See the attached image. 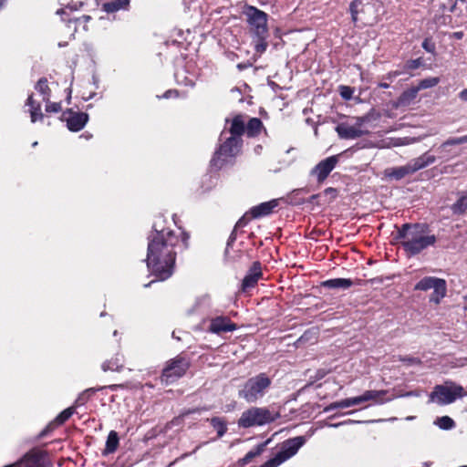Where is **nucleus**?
Instances as JSON below:
<instances>
[{"label": "nucleus", "instance_id": "nucleus-18", "mask_svg": "<svg viewBox=\"0 0 467 467\" xmlns=\"http://www.w3.org/2000/svg\"><path fill=\"white\" fill-rule=\"evenodd\" d=\"M436 161L435 156L424 153L420 157L413 159L409 162V166L412 173L432 164Z\"/></svg>", "mask_w": 467, "mask_h": 467}, {"label": "nucleus", "instance_id": "nucleus-54", "mask_svg": "<svg viewBox=\"0 0 467 467\" xmlns=\"http://www.w3.org/2000/svg\"><path fill=\"white\" fill-rule=\"evenodd\" d=\"M423 48H425L427 51H431V48H429L428 41L425 40L422 44Z\"/></svg>", "mask_w": 467, "mask_h": 467}, {"label": "nucleus", "instance_id": "nucleus-49", "mask_svg": "<svg viewBox=\"0 0 467 467\" xmlns=\"http://www.w3.org/2000/svg\"><path fill=\"white\" fill-rule=\"evenodd\" d=\"M307 334H305L304 336H302L298 340H297V344L298 346L301 345L303 342H306V341H309V340H314L315 338H306Z\"/></svg>", "mask_w": 467, "mask_h": 467}, {"label": "nucleus", "instance_id": "nucleus-36", "mask_svg": "<svg viewBox=\"0 0 467 467\" xmlns=\"http://www.w3.org/2000/svg\"><path fill=\"white\" fill-rule=\"evenodd\" d=\"M211 423H212L213 427L216 430V431L220 437L225 433V431L227 430L225 423L220 418H213L211 420Z\"/></svg>", "mask_w": 467, "mask_h": 467}, {"label": "nucleus", "instance_id": "nucleus-30", "mask_svg": "<svg viewBox=\"0 0 467 467\" xmlns=\"http://www.w3.org/2000/svg\"><path fill=\"white\" fill-rule=\"evenodd\" d=\"M130 4V0H114L104 5L107 12H115L122 8H126Z\"/></svg>", "mask_w": 467, "mask_h": 467}, {"label": "nucleus", "instance_id": "nucleus-52", "mask_svg": "<svg viewBox=\"0 0 467 467\" xmlns=\"http://www.w3.org/2000/svg\"><path fill=\"white\" fill-rule=\"evenodd\" d=\"M188 238H189V235H187L186 234H182V242L184 244V246H187Z\"/></svg>", "mask_w": 467, "mask_h": 467}, {"label": "nucleus", "instance_id": "nucleus-33", "mask_svg": "<svg viewBox=\"0 0 467 467\" xmlns=\"http://www.w3.org/2000/svg\"><path fill=\"white\" fill-rule=\"evenodd\" d=\"M420 90L417 87L411 88L402 93L400 96V102L402 104H409L410 101H412L418 95V92Z\"/></svg>", "mask_w": 467, "mask_h": 467}, {"label": "nucleus", "instance_id": "nucleus-37", "mask_svg": "<svg viewBox=\"0 0 467 467\" xmlns=\"http://www.w3.org/2000/svg\"><path fill=\"white\" fill-rule=\"evenodd\" d=\"M75 410L73 407H70V408H67L66 410H64L59 415H57V417L56 418L55 421L56 423L57 424H62L64 423L66 420H67L71 416L72 414L74 413Z\"/></svg>", "mask_w": 467, "mask_h": 467}, {"label": "nucleus", "instance_id": "nucleus-16", "mask_svg": "<svg viewBox=\"0 0 467 467\" xmlns=\"http://www.w3.org/2000/svg\"><path fill=\"white\" fill-rule=\"evenodd\" d=\"M279 204L277 199L271 200L269 202H262L259 205L253 207L250 210L251 216L255 219L262 216L270 214L275 207Z\"/></svg>", "mask_w": 467, "mask_h": 467}, {"label": "nucleus", "instance_id": "nucleus-56", "mask_svg": "<svg viewBox=\"0 0 467 467\" xmlns=\"http://www.w3.org/2000/svg\"><path fill=\"white\" fill-rule=\"evenodd\" d=\"M379 87L383 88H389V84H387V83H380Z\"/></svg>", "mask_w": 467, "mask_h": 467}, {"label": "nucleus", "instance_id": "nucleus-4", "mask_svg": "<svg viewBox=\"0 0 467 467\" xmlns=\"http://www.w3.org/2000/svg\"><path fill=\"white\" fill-rule=\"evenodd\" d=\"M276 418L277 414L266 408L252 407L242 413L238 420V426L245 429L262 426L274 421Z\"/></svg>", "mask_w": 467, "mask_h": 467}, {"label": "nucleus", "instance_id": "nucleus-21", "mask_svg": "<svg viewBox=\"0 0 467 467\" xmlns=\"http://www.w3.org/2000/svg\"><path fill=\"white\" fill-rule=\"evenodd\" d=\"M353 285V282L351 279L348 278H335L327 280L322 283V285L328 288L333 289H348Z\"/></svg>", "mask_w": 467, "mask_h": 467}, {"label": "nucleus", "instance_id": "nucleus-31", "mask_svg": "<svg viewBox=\"0 0 467 467\" xmlns=\"http://www.w3.org/2000/svg\"><path fill=\"white\" fill-rule=\"evenodd\" d=\"M36 89L43 95V100L47 102L49 100V88L46 78H41L36 85Z\"/></svg>", "mask_w": 467, "mask_h": 467}, {"label": "nucleus", "instance_id": "nucleus-29", "mask_svg": "<svg viewBox=\"0 0 467 467\" xmlns=\"http://www.w3.org/2000/svg\"><path fill=\"white\" fill-rule=\"evenodd\" d=\"M467 210V192L462 193L456 202L451 206V211L456 214H462Z\"/></svg>", "mask_w": 467, "mask_h": 467}, {"label": "nucleus", "instance_id": "nucleus-9", "mask_svg": "<svg viewBox=\"0 0 467 467\" xmlns=\"http://www.w3.org/2000/svg\"><path fill=\"white\" fill-rule=\"evenodd\" d=\"M189 368V362L182 358L177 357L167 362L166 367L163 368L161 380L166 384H170L179 378L182 377Z\"/></svg>", "mask_w": 467, "mask_h": 467}, {"label": "nucleus", "instance_id": "nucleus-10", "mask_svg": "<svg viewBox=\"0 0 467 467\" xmlns=\"http://www.w3.org/2000/svg\"><path fill=\"white\" fill-rule=\"evenodd\" d=\"M338 162L337 156H330L318 162L310 171L318 182H323Z\"/></svg>", "mask_w": 467, "mask_h": 467}, {"label": "nucleus", "instance_id": "nucleus-22", "mask_svg": "<svg viewBox=\"0 0 467 467\" xmlns=\"http://www.w3.org/2000/svg\"><path fill=\"white\" fill-rule=\"evenodd\" d=\"M245 131L244 120L242 116H236L232 120L230 128L231 137H238Z\"/></svg>", "mask_w": 467, "mask_h": 467}, {"label": "nucleus", "instance_id": "nucleus-43", "mask_svg": "<svg viewBox=\"0 0 467 467\" xmlns=\"http://www.w3.org/2000/svg\"><path fill=\"white\" fill-rule=\"evenodd\" d=\"M121 365L118 363H112L111 361L106 362L102 365V368L105 371L107 370H119Z\"/></svg>", "mask_w": 467, "mask_h": 467}, {"label": "nucleus", "instance_id": "nucleus-5", "mask_svg": "<svg viewBox=\"0 0 467 467\" xmlns=\"http://www.w3.org/2000/svg\"><path fill=\"white\" fill-rule=\"evenodd\" d=\"M369 120L368 116L353 117L336 127V131L341 139L353 140L368 133L365 124Z\"/></svg>", "mask_w": 467, "mask_h": 467}, {"label": "nucleus", "instance_id": "nucleus-48", "mask_svg": "<svg viewBox=\"0 0 467 467\" xmlns=\"http://www.w3.org/2000/svg\"><path fill=\"white\" fill-rule=\"evenodd\" d=\"M27 105L30 107V109H33V107H36L37 104L35 103V100L32 96L28 97Z\"/></svg>", "mask_w": 467, "mask_h": 467}, {"label": "nucleus", "instance_id": "nucleus-1", "mask_svg": "<svg viewBox=\"0 0 467 467\" xmlns=\"http://www.w3.org/2000/svg\"><path fill=\"white\" fill-rule=\"evenodd\" d=\"M179 238L171 231L157 232L148 245L147 265L160 279L171 276L175 261L173 248Z\"/></svg>", "mask_w": 467, "mask_h": 467}, {"label": "nucleus", "instance_id": "nucleus-6", "mask_svg": "<svg viewBox=\"0 0 467 467\" xmlns=\"http://www.w3.org/2000/svg\"><path fill=\"white\" fill-rule=\"evenodd\" d=\"M270 379L264 374H260L247 380L244 389L240 391V397L247 402H255L265 394V390L270 386Z\"/></svg>", "mask_w": 467, "mask_h": 467}, {"label": "nucleus", "instance_id": "nucleus-27", "mask_svg": "<svg viewBox=\"0 0 467 467\" xmlns=\"http://www.w3.org/2000/svg\"><path fill=\"white\" fill-rule=\"evenodd\" d=\"M263 127L262 121L257 118H252L246 126L245 131L248 136L254 137L260 133Z\"/></svg>", "mask_w": 467, "mask_h": 467}, {"label": "nucleus", "instance_id": "nucleus-55", "mask_svg": "<svg viewBox=\"0 0 467 467\" xmlns=\"http://www.w3.org/2000/svg\"><path fill=\"white\" fill-rule=\"evenodd\" d=\"M335 192H336V190H335V189H333V188H327V189L325 191V192H326V193H334Z\"/></svg>", "mask_w": 467, "mask_h": 467}, {"label": "nucleus", "instance_id": "nucleus-2", "mask_svg": "<svg viewBox=\"0 0 467 467\" xmlns=\"http://www.w3.org/2000/svg\"><path fill=\"white\" fill-rule=\"evenodd\" d=\"M397 238L400 239L401 245L410 255L420 254L436 242L435 235L431 234L427 228L420 224H403L399 229Z\"/></svg>", "mask_w": 467, "mask_h": 467}, {"label": "nucleus", "instance_id": "nucleus-45", "mask_svg": "<svg viewBox=\"0 0 467 467\" xmlns=\"http://www.w3.org/2000/svg\"><path fill=\"white\" fill-rule=\"evenodd\" d=\"M459 98H460L461 100L467 102V88L462 89L459 93Z\"/></svg>", "mask_w": 467, "mask_h": 467}, {"label": "nucleus", "instance_id": "nucleus-19", "mask_svg": "<svg viewBox=\"0 0 467 467\" xmlns=\"http://www.w3.org/2000/svg\"><path fill=\"white\" fill-rule=\"evenodd\" d=\"M409 174H412L409 163L404 166L389 168L384 171L385 177L397 181L401 180Z\"/></svg>", "mask_w": 467, "mask_h": 467}, {"label": "nucleus", "instance_id": "nucleus-7", "mask_svg": "<svg viewBox=\"0 0 467 467\" xmlns=\"http://www.w3.org/2000/svg\"><path fill=\"white\" fill-rule=\"evenodd\" d=\"M306 440L303 436H298L285 441L281 447V451L276 455L266 461L260 467H277L286 460L293 457L299 448H301Z\"/></svg>", "mask_w": 467, "mask_h": 467}, {"label": "nucleus", "instance_id": "nucleus-38", "mask_svg": "<svg viewBox=\"0 0 467 467\" xmlns=\"http://www.w3.org/2000/svg\"><path fill=\"white\" fill-rule=\"evenodd\" d=\"M463 143H467V135L459 137V138L448 139L441 145V149H443L447 146L459 145V144H463Z\"/></svg>", "mask_w": 467, "mask_h": 467}, {"label": "nucleus", "instance_id": "nucleus-32", "mask_svg": "<svg viewBox=\"0 0 467 467\" xmlns=\"http://www.w3.org/2000/svg\"><path fill=\"white\" fill-rule=\"evenodd\" d=\"M435 424L442 430H451L455 427L454 420L449 416H442L435 420Z\"/></svg>", "mask_w": 467, "mask_h": 467}, {"label": "nucleus", "instance_id": "nucleus-8", "mask_svg": "<svg viewBox=\"0 0 467 467\" xmlns=\"http://www.w3.org/2000/svg\"><path fill=\"white\" fill-rule=\"evenodd\" d=\"M244 14L246 16L250 32L254 36H268L267 14L258 8L248 5Z\"/></svg>", "mask_w": 467, "mask_h": 467}, {"label": "nucleus", "instance_id": "nucleus-17", "mask_svg": "<svg viewBox=\"0 0 467 467\" xmlns=\"http://www.w3.org/2000/svg\"><path fill=\"white\" fill-rule=\"evenodd\" d=\"M261 275V265L259 263L255 262L251 267L249 273L245 275V277L243 280V290L245 291L249 288L254 287L258 282Z\"/></svg>", "mask_w": 467, "mask_h": 467}, {"label": "nucleus", "instance_id": "nucleus-12", "mask_svg": "<svg viewBox=\"0 0 467 467\" xmlns=\"http://www.w3.org/2000/svg\"><path fill=\"white\" fill-rule=\"evenodd\" d=\"M389 393L387 389H368L364 391L361 395L357 396L358 405L372 401L375 404H383L395 399V397H389L385 399L384 397Z\"/></svg>", "mask_w": 467, "mask_h": 467}, {"label": "nucleus", "instance_id": "nucleus-28", "mask_svg": "<svg viewBox=\"0 0 467 467\" xmlns=\"http://www.w3.org/2000/svg\"><path fill=\"white\" fill-rule=\"evenodd\" d=\"M119 446V436L118 433L115 431H111L109 433L107 441H106V448H105V453H112L114 452Z\"/></svg>", "mask_w": 467, "mask_h": 467}, {"label": "nucleus", "instance_id": "nucleus-14", "mask_svg": "<svg viewBox=\"0 0 467 467\" xmlns=\"http://www.w3.org/2000/svg\"><path fill=\"white\" fill-rule=\"evenodd\" d=\"M88 119V114L82 112H69L66 119L67 126L71 131H78L84 128Z\"/></svg>", "mask_w": 467, "mask_h": 467}, {"label": "nucleus", "instance_id": "nucleus-3", "mask_svg": "<svg viewBox=\"0 0 467 467\" xmlns=\"http://www.w3.org/2000/svg\"><path fill=\"white\" fill-rule=\"evenodd\" d=\"M464 389L452 381H446L442 385L435 386L430 395V401L440 405H446L454 402L457 399L466 396Z\"/></svg>", "mask_w": 467, "mask_h": 467}, {"label": "nucleus", "instance_id": "nucleus-51", "mask_svg": "<svg viewBox=\"0 0 467 467\" xmlns=\"http://www.w3.org/2000/svg\"><path fill=\"white\" fill-rule=\"evenodd\" d=\"M453 37H455L456 39H462L463 37V33L462 31L454 32Z\"/></svg>", "mask_w": 467, "mask_h": 467}, {"label": "nucleus", "instance_id": "nucleus-59", "mask_svg": "<svg viewBox=\"0 0 467 467\" xmlns=\"http://www.w3.org/2000/svg\"><path fill=\"white\" fill-rule=\"evenodd\" d=\"M342 424H343V423H337V424H333L332 426H333V427H337V426H340V425H342Z\"/></svg>", "mask_w": 467, "mask_h": 467}, {"label": "nucleus", "instance_id": "nucleus-24", "mask_svg": "<svg viewBox=\"0 0 467 467\" xmlns=\"http://www.w3.org/2000/svg\"><path fill=\"white\" fill-rule=\"evenodd\" d=\"M41 453L38 451H31L26 453L19 461L22 463H26V467H38L40 464Z\"/></svg>", "mask_w": 467, "mask_h": 467}, {"label": "nucleus", "instance_id": "nucleus-47", "mask_svg": "<svg viewBox=\"0 0 467 467\" xmlns=\"http://www.w3.org/2000/svg\"><path fill=\"white\" fill-rule=\"evenodd\" d=\"M407 139H398L394 143L393 146H400L409 143V141H406Z\"/></svg>", "mask_w": 467, "mask_h": 467}, {"label": "nucleus", "instance_id": "nucleus-42", "mask_svg": "<svg viewBox=\"0 0 467 467\" xmlns=\"http://www.w3.org/2000/svg\"><path fill=\"white\" fill-rule=\"evenodd\" d=\"M252 218L253 217L251 216L250 212L246 213L242 218L238 220V222L236 223V227L245 226Z\"/></svg>", "mask_w": 467, "mask_h": 467}, {"label": "nucleus", "instance_id": "nucleus-39", "mask_svg": "<svg viewBox=\"0 0 467 467\" xmlns=\"http://www.w3.org/2000/svg\"><path fill=\"white\" fill-rule=\"evenodd\" d=\"M339 93H340V96L344 99H350L353 96V93H354V89L350 87H348V86H340L339 88Z\"/></svg>", "mask_w": 467, "mask_h": 467}, {"label": "nucleus", "instance_id": "nucleus-40", "mask_svg": "<svg viewBox=\"0 0 467 467\" xmlns=\"http://www.w3.org/2000/svg\"><path fill=\"white\" fill-rule=\"evenodd\" d=\"M30 115L32 122H36L37 119H41L43 118L41 107L39 104H37L36 107H33V109H30Z\"/></svg>", "mask_w": 467, "mask_h": 467}, {"label": "nucleus", "instance_id": "nucleus-46", "mask_svg": "<svg viewBox=\"0 0 467 467\" xmlns=\"http://www.w3.org/2000/svg\"><path fill=\"white\" fill-rule=\"evenodd\" d=\"M419 65H420L419 60H411L409 62L408 67L410 69H414V68L418 67Z\"/></svg>", "mask_w": 467, "mask_h": 467}, {"label": "nucleus", "instance_id": "nucleus-11", "mask_svg": "<svg viewBox=\"0 0 467 467\" xmlns=\"http://www.w3.org/2000/svg\"><path fill=\"white\" fill-rule=\"evenodd\" d=\"M241 146V138L230 137L223 145H221L220 149L215 152V156L213 161H217L221 158H223V161H224V159L227 157L235 156L240 151Z\"/></svg>", "mask_w": 467, "mask_h": 467}, {"label": "nucleus", "instance_id": "nucleus-50", "mask_svg": "<svg viewBox=\"0 0 467 467\" xmlns=\"http://www.w3.org/2000/svg\"><path fill=\"white\" fill-rule=\"evenodd\" d=\"M402 360L403 361H407L410 364H418V363H420V360H418L417 358H404Z\"/></svg>", "mask_w": 467, "mask_h": 467}, {"label": "nucleus", "instance_id": "nucleus-60", "mask_svg": "<svg viewBox=\"0 0 467 467\" xmlns=\"http://www.w3.org/2000/svg\"><path fill=\"white\" fill-rule=\"evenodd\" d=\"M462 3H466L467 0H460Z\"/></svg>", "mask_w": 467, "mask_h": 467}, {"label": "nucleus", "instance_id": "nucleus-53", "mask_svg": "<svg viewBox=\"0 0 467 467\" xmlns=\"http://www.w3.org/2000/svg\"><path fill=\"white\" fill-rule=\"evenodd\" d=\"M399 73L398 72H392V73H389L387 77L388 79H392L393 78H395L396 76H398Z\"/></svg>", "mask_w": 467, "mask_h": 467}, {"label": "nucleus", "instance_id": "nucleus-23", "mask_svg": "<svg viewBox=\"0 0 467 467\" xmlns=\"http://www.w3.org/2000/svg\"><path fill=\"white\" fill-rule=\"evenodd\" d=\"M357 405H358L357 397H352L329 404L325 408V411H330L336 409H346Z\"/></svg>", "mask_w": 467, "mask_h": 467}, {"label": "nucleus", "instance_id": "nucleus-41", "mask_svg": "<svg viewBox=\"0 0 467 467\" xmlns=\"http://www.w3.org/2000/svg\"><path fill=\"white\" fill-rule=\"evenodd\" d=\"M46 110L47 112H58L61 110V104L59 102H47Z\"/></svg>", "mask_w": 467, "mask_h": 467}, {"label": "nucleus", "instance_id": "nucleus-13", "mask_svg": "<svg viewBox=\"0 0 467 467\" xmlns=\"http://www.w3.org/2000/svg\"><path fill=\"white\" fill-rule=\"evenodd\" d=\"M350 12L352 20L356 22L359 13L368 15V20L371 22L375 19L374 5L368 0H354L350 5Z\"/></svg>", "mask_w": 467, "mask_h": 467}, {"label": "nucleus", "instance_id": "nucleus-26", "mask_svg": "<svg viewBox=\"0 0 467 467\" xmlns=\"http://www.w3.org/2000/svg\"><path fill=\"white\" fill-rule=\"evenodd\" d=\"M267 443H268V441L257 445L254 449L248 451L245 454V456L241 460V463L243 465H245V464L249 463L254 457L261 455L264 452L265 448Z\"/></svg>", "mask_w": 467, "mask_h": 467}, {"label": "nucleus", "instance_id": "nucleus-58", "mask_svg": "<svg viewBox=\"0 0 467 467\" xmlns=\"http://www.w3.org/2000/svg\"><path fill=\"white\" fill-rule=\"evenodd\" d=\"M171 93H172V91H168V92H166V94H165V96H164V97H165V98H169V97H170V94H171Z\"/></svg>", "mask_w": 467, "mask_h": 467}, {"label": "nucleus", "instance_id": "nucleus-25", "mask_svg": "<svg viewBox=\"0 0 467 467\" xmlns=\"http://www.w3.org/2000/svg\"><path fill=\"white\" fill-rule=\"evenodd\" d=\"M440 280L441 278L438 277L426 276L416 284L414 289L420 291H428L432 289Z\"/></svg>", "mask_w": 467, "mask_h": 467}, {"label": "nucleus", "instance_id": "nucleus-44", "mask_svg": "<svg viewBox=\"0 0 467 467\" xmlns=\"http://www.w3.org/2000/svg\"><path fill=\"white\" fill-rule=\"evenodd\" d=\"M420 391H409V392H406L404 394H400V395H398V396H394L395 399L396 398H399V397H410V396H420Z\"/></svg>", "mask_w": 467, "mask_h": 467}, {"label": "nucleus", "instance_id": "nucleus-34", "mask_svg": "<svg viewBox=\"0 0 467 467\" xmlns=\"http://www.w3.org/2000/svg\"><path fill=\"white\" fill-rule=\"evenodd\" d=\"M268 36H254V48L255 51L259 54H262L265 51L267 47L266 38Z\"/></svg>", "mask_w": 467, "mask_h": 467}, {"label": "nucleus", "instance_id": "nucleus-15", "mask_svg": "<svg viewBox=\"0 0 467 467\" xmlns=\"http://www.w3.org/2000/svg\"><path fill=\"white\" fill-rule=\"evenodd\" d=\"M236 325L228 318L218 317L211 321L209 330L213 333L220 334L222 332L234 331Z\"/></svg>", "mask_w": 467, "mask_h": 467}, {"label": "nucleus", "instance_id": "nucleus-57", "mask_svg": "<svg viewBox=\"0 0 467 467\" xmlns=\"http://www.w3.org/2000/svg\"><path fill=\"white\" fill-rule=\"evenodd\" d=\"M7 0H0V8L4 5V4L6 2Z\"/></svg>", "mask_w": 467, "mask_h": 467}, {"label": "nucleus", "instance_id": "nucleus-35", "mask_svg": "<svg viewBox=\"0 0 467 467\" xmlns=\"http://www.w3.org/2000/svg\"><path fill=\"white\" fill-rule=\"evenodd\" d=\"M440 82V78L433 77V78H428L425 79H422L420 81L419 85L417 86L419 90L426 89L429 88L435 87Z\"/></svg>", "mask_w": 467, "mask_h": 467}, {"label": "nucleus", "instance_id": "nucleus-20", "mask_svg": "<svg viewBox=\"0 0 467 467\" xmlns=\"http://www.w3.org/2000/svg\"><path fill=\"white\" fill-rule=\"evenodd\" d=\"M432 289L433 292L430 297V301L438 305L440 304L441 300L446 296L447 288L445 280L441 279Z\"/></svg>", "mask_w": 467, "mask_h": 467}]
</instances>
